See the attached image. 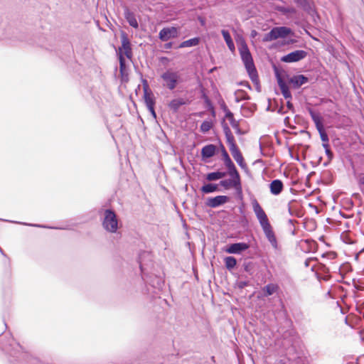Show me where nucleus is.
<instances>
[{
    "label": "nucleus",
    "mask_w": 364,
    "mask_h": 364,
    "mask_svg": "<svg viewBox=\"0 0 364 364\" xmlns=\"http://www.w3.org/2000/svg\"><path fill=\"white\" fill-rule=\"evenodd\" d=\"M238 50L240 55L241 60L245 65L247 73H250L257 70L253 58L250 50L247 46L245 39L241 36L236 39Z\"/></svg>",
    "instance_id": "1"
},
{
    "label": "nucleus",
    "mask_w": 364,
    "mask_h": 364,
    "mask_svg": "<svg viewBox=\"0 0 364 364\" xmlns=\"http://www.w3.org/2000/svg\"><path fill=\"white\" fill-rule=\"evenodd\" d=\"M102 226L105 230L109 233H117L120 228L119 219L116 212L112 208L104 210V217Z\"/></svg>",
    "instance_id": "2"
},
{
    "label": "nucleus",
    "mask_w": 364,
    "mask_h": 364,
    "mask_svg": "<svg viewBox=\"0 0 364 364\" xmlns=\"http://www.w3.org/2000/svg\"><path fill=\"white\" fill-rule=\"evenodd\" d=\"M289 36H294V32L291 28L287 26H275L273 27L268 33L264 34L262 41L270 42L278 38H285Z\"/></svg>",
    "instance_id": "3"
},
{
    "label": "nucleus",
    "mask_w": 364,
    "mask_h": 364,
    "mask_svg": "<svg viewBox=\"0 0 364 364\" xmlns=\"http://www.w3.org/2000/svg\"><path fill=\"white\" fill-rule=\"evenodd\" d=\"M161 79L164 80V85L168 90H173L181 82L180 75L174 71L167 70L161 75Z\"/></svg>",
    "instance_id": "4"
},
{
    "label": "nucleus",
    "mask_w": 364,
    "mask_h": 364,
    "mask_svg": "<svg viewBox=\"0 0 364 364\" xmlns=\"http://www.w3.org/2000/svg\"><path fill=\"white\" fill-rule=\"evenodd\" d=\"M141 82L143 85V98L146 107L148 109L155 107L156 98L151 88L149 87L148 81L141 77Z\"/></svg>",
    "instance_id": "5"
},
{
    "label": "nucleus",
    "mask_w": 364,
    "mask_h": 364,
    "mask_svg": "<svg viewBox=\"0 0 364 364\" xmlns=\"http://www.w3.org/2000/svg\"><path fill=\"white\" fill-rule=\"evenodd\" d=\"M273 70H274L275 77L277 79L278 86L281 90V92H282L283 97L286 100H291L292 99L291 92L289 90V86L286 83V82L282 79L281 74H280V70L275 65L273 66Z\"/></svg>",
    "instance_id": "6"
},
{
    "label": "nucleus",
    "mask_w": 364,
    "mask_h": 364,
    "mask_svg": "<svg viewBox=\"0 0 364 364\" xmlns=\"http://www.w3.org/2000/svg\"><path fill=\"white\" fill-rule=\"evenodd\" d=\"M308 53L304 50H295L281 57L280 60L286 63H292L299 62L304 59Z\"/></svg>",
    "instance_id": "7"
},
{
    "label": "nucleus",
    "mask_w": 364,
    "mask_h": 364,
    "mask_svg": "<svg viewBox=\"0 0 364 364\" xmlns=\"http://www.w3.org/2000/svg\"><path fill=\"white\" fill-rule=\"evenodd\" d=\"M252 204L253 211H254L261 227L266 225L267 224H269L270 223L269 221V219H268V217H267L266 213L264 212V210H263L262 206L259 205V203H258L257 199L254 198L252 200Z\"/></svg>",
    "instance_id": "8"
},
{
    "label": "nucleus",
    "mask_w": 364,
    "mask_h": 364,
    "mask_svg": "<svg viewBox=\"0 0 364 364\" xmlns=\"http://www.w3.org/2000/svg\"><path fill=\"white\" fill-rule=\"evenodd\" d=\"M250 247L249 243L245 242H238L227 245L224 247V251L228 254L240 255Z\"/></svg>",
    "instance_id": "9"
},
{
    "label": "nucleus",
    "mask_w": 364,
    "mask_h": 364,
    "mask_svg": "<svg viewBox=\"0 0 364 364\" xmlns=\"http://www.w3.org/2000/svg\"><path fill=\"white\" fill-rule=\"evenodd\" d=\"M178 36V28L175 26L164 27L159 33V38L163 42H166L170 39L176 38Z\"/></svg>",
    "instance_id": "10"
},
{
    "label": "nucleus",
    "mask_w": 364,
    "mask_h": 364,
    "mask_svg": "<svg viewBox=\"0 0 364 364\" xmlns=\"http://www.w3.org/2000/svg\"><path fill=\"white\" fill-rule=\"evenodd\" d=\"M281 72L284 73L285 77L288 79L289 82L291 84L294 89H299L303 85L309 82V78L303 74L294 75L289 77L283 70H281Z\"/></svg>",
    "instance_id": "11"
},
{
    "label": "nucleus",
    "mask_w": 364,
    "mask_h": 364,
    "mask_svg": "<svg viewBox=\"0 0 364 364\" xmlns=\"http://www.w3.org/2000/svg\"><path fill=\"white\" fill-rule=\"evenodd\" d=\"M230 198L228 196L219 195L209 197L206 199L205 205L211 208H216L228 203Z\"/></svg>",
    "instance_id": "12"
},
{
    "label": "nucleus",
    "mask_w": 364,
    "mask_h": 364,
    "mask_svg": "<svg viewBox=\"0 0 364 364\" xmlns=\"http://www.w3.org/2000/svg\"><path fill=\"white\" fill-rule=\"evenodd\" d=\"M218 150L215 144H208L205 145L200 151L201 160L204 162H208V159L215 156Z\"/></svg>",
    "instance_id": "13"
},
{
    "label": "nucleus",
    "mask_w": 364,
    "mask_h": 364,
    "mask_svg": "<svg viewBox=\"0 0 364 364\" xmlns=\"http://www.w3.org/2000/svg\"><path fill=\"white\" fill-rule=\"evenodd\" d=\"M221 125H222L223 130V132L225 136L226 142L229 146L230 151L238 147L235 143V137H234L229 126L225 122V119H223L222 121Z\"/></svg>",
    "instance_id": "14"
},
{
    "label": "nucleus",
    "mask_w": 364,
    "mask_h": 364,
    "mask_svg": "<svg viewBox=\"0 0 364 364\" xmlns=\"http://www.w3.org/2000/svg\"><path fill=\"white\" fill-rule=\"evenodd\" d=\"M121 43L122 48H119V52L121 53L123 49L126 57L131 59L132 58V45L127 34L124 31L121 32Z\"/></svg>",
    "instance_id": "15"
},
{
    "label": "nucleus",
    "mask_w": 364,
    "mask_h": 364,
    "mask_svg": "<svg viewBox=\"0 0 364 364\" xmlns=\"http://www.w3.org/2000/svg\"><path fill=\"white\" fill-rule=\"evenodd\" d=\"M296 6L309 14L316 13L313 0H294Z\"/></svg>",
    "instance_id": "16"
},
{
    "label": "nucleus",
    "mask_w": 364,
    "mask_h": 364,
    "mask_svg": "<svg viewBox=\"0 0 364 364\" xmlns=\"http://www.w3.org/2000/svg\"><path fill=\"white\" fill-rule=\"evenodd\" d=\"M262 229L269 243L274 249H277L278 242L274 232L271 224H267L262 227Z\"/></svg>",
    "instance_id": "17"
},
{
    "label": "nucleus",
    "mask_w": 364,
    "mask_h": 364,
    "mask_svg": "<svg viewBox=\"0 0 364 364\" xmlns=\"http://www.w3.org/2000/svg\"><path fill=\"white\" fill-rule=\"evenodd\" d=\"M230 178L228 179L221 180L218 185L223 187L225 190H228L230 188H234L236 184L241 179L240 174H228Z\"/></svg>",
    "instance_id": "18"
},
{
    "label": "nucleus",
    "mask_w": 364,
    "mask_h": 364,
    "mask_svg": "<svg viewBox=\"0 0 364 364\" xmlns=\"http://www.w3.org/2000/svg\"><path fill=\"white\" fill-rule=\"evenodd\" d=\"M231 154L233 157V159L235 160L238 166L242 168L246 173L249 172V169L247 168V166L245 161V159L243 158V156L239 149V147H237L232 150L230 151Z\"/></svg>",
    "instance_id": "19"
},
{
    "label": "nucleus",
    "mask_w": 364,
    "mask_h": 364,
    "mask_svg": "<svg viewBox=\"0 0 364 364\" xmlns=\"http://www.w3.org/2000/svg\"><path fill=\"white\" fill-rule=\"evenodd\" d=\"M273 9L285 16L287 18H291L293 15H295L297 13L296 9L294 6H284L274 4Z\"/></svg>",
    "instance_id": "20"
},
{
    "label": "nucleus",
    "mask_w": 364,
    "mask_h": 364,
    "mask_svg": "<svg viewBox=\"0 0 364 364\" xmlns=\"http://www.w3.org/2000/svg\"><path fill=\"white\" fill-rule=\"evenodd\" d=\"M190 102L188 100L183 98H175L171 100L168 104V108L172 111L173 113H177L179 108L183 105H188Z\"/></svg>",
    "instance_id": "21"
},
{
    "label": "nucleus",
    "mask_w": 364,
    "mask_h": 364,
    "mask_svg": "<svg viewBox=\"0 0 364 364\" xmlns=\"http://www.w3.org/2000/svg\"><path fill=\"white\" fill-rule=\"evenodd\" d=\"M307 111L309 113L311 119L314 122L316 129L324 127L323 118L318 112H316L311 107H307Z\"/></svg>",
    "instance_id": "22"
},
{
    "label": "nucleus",
    "mask_w": 364,
    "mask_h": 364,
    "mask_svg": "<svg viewBox=\"0 0 364 364\" xmlns=\"http://www.w3.org/2000/svg\"><path fill=\"white\" fill-rule=\"evenodd\" d=\"M279 289V287L277 284L269 283L262 288L259 297H268L273 295Z\"/></svg>",
    "instance_id": "23"
},
{
    "label": "nucleus",
    "mask_w": 364,
    "mask_h": 364,
    "mask_svg": "<svg viewBox=\"0 0 364 364\" xmlns=\"http://www.w3.org/2000/svg\"><path fill=\"white\" fill-rule=\"evenodd\" d=\"M270 193L274 196L279 195L284 189V183L280 179H274L269 183Z\"/></svg>",
    "instance_id": "24"
},
{
    "label": "nucleus",
    "mask_w": 364,
    "mask_h": 364,
    "mask_svg": "<svg viewBox=\"0 0 364 364\" xmlns=\"http://www.w3.org/2000/svg\"><path fill=\"white\" fill-rule=\"evenodd\" d=\"M124 16L130 26L134 28H138L139 23L135 14L127 6L124 9Z\"/></svg>",
    "instance_id": "25"
},
{
    "label": "nucleus",
    "mask_w": 364,
    "mask_h": 364,
    "mask_svg": "<svg viewBox=\"0 0 364 364\" xmlns=\"http://www.w3.org/2000/svg\"><path fill=\"white\" fill-rule=\"evenodd\" d=\"M119 62L121 81L122 82H127L129 80V74L125 67V60L121 53L119 56Z\"/></svg>",
    "instance_id": "26"
},
{
    "label": "nucleus",
    "mask_w": 364,
    "mask_h": 364,
    "mask_svg": "<svg viewBox=\"0 0 364 364\" xmlns=\"http://www.w3.org/2000/svg\"><path fill=\"white\" fill-rule=\"evenodd\" d=\"M200 38L197 36L181 42L177 48H191L198 46L200 43Z\"/></svg>",
    "instance_id": "27"
},
{
    "label": "nucleus",
    "mask_w": 364,
    "mask_h": 364,
    "mask_svg": "<svg viewBox=\"0 0 364 364\" xmlns=\"http://www.w3.org/2000/svg\"><path fill=\"white\" fill-rule=\"evenodd\" d=\"M221 34L230 50L235 51V44L230 32L228 30L223 29L221 30Z\"/></svg>",
    "instance_id": "28"
},
{
    "label": "nucleus",
    "mask_w": 364,
    "mask_h": 364,
    "mask_svg": "<svg viewBox=\"0 0 364 364\" xmlns=\"http://www.w3.org/2000/svg\"><path fill=\"white\" fill-rule=\"evenodd\" d=\"M219 185L212 183H205L200 188V191L204 194L212 193L219 191Z\"/></svg>",
    "instance_id": "29"
},
{
    "label": "nucleus",
    "mask_w": 364,
    "mask_h": 364,
    "mask_svg": "<svg viewBox=\"0 0 364 364\" xmlns=\"http://www.w3.org/2000/svg\"><path fill=\"white\" fill-rule=\"evenodd\" d=\"M14 223H19L26 226L31 227H37L40 228H46V229H55V230H68L69 229L68 227H60V226H50L47 225H41V224H35V223H20L16 221H11Z\"/></svg>",
    "instance_id": "30"
},
{
    "label": "nucleus",
    "mask_w": 364,
    "mask_h": 364,
    "mask_svg": "<svg viewBox=\"0 0 364 364\" xmlns=\"http://www.w3.org/2000/svg\"><path fill=\"white\" fill-rule=\"evenodd\" d=\"M224 263L225 268L231 272L237 267V261L233 256H227L224 258Z\"/></svg>",
    "instance_id": "31"
},
{
    "label": "nucleus",
    "mask_w": 364,
    "mask_h": 364,
    "mask_svg": "<svg viewBox=\"0 0 364 364\" xmlns=\"http://www.w3.org/2000/svg\"><path fill=\"white\" fill-rule=\"evenodd\" d=\"M247 74H248L249 77L250 78V80H252L253 84L255 85V90H257V92H261V85L259 83L257 70H256L255 71L248 73Z\"/></svg>",
    "instance_id": "32"
},
{
    "label": "nucleus",
    "mask_w": 364,
    "mask_h": 364,
    "mask_svg": "<svg viewBox=\"0 0 364 364\" xmlns=\"http://www.w3.org/2000/svg\"><path fill=\"white\" fill-rule=\"evenodd\" d=\"M223 163H224L225 166L227 168L228 174H234V175L240 174L239 171H237L235 164L233 163V161H232L231 159H229L228 160L225 161Z\"/></svg>",
    "instance_id": "33"
},
{
    "label": "nucleus",
    "mask_w": 364,
    "mask_h": 364,
    "mask_svg": "<svg viewBox=\"0 0 364 364\" xmlns=\"http://www.w3.org/2000/svg\"><path fill=\"white\" fill-rule=\"evenodd\" d=\"M212 127L213 122L211 121L204 120L200 126V131L203 134L207 133Z\"/></svg>",
    "instance_id": "34"
},
{
    "label": "nucleus",
    "mask_w": 364,
    "mask_h": 364,
    "mask_svg": "<svg viewBox=\"0 0 364 364\" xmlns=\"http://www.w3.org/2000/svg\"><path fill=\"white\" fill-rule=\"evenodd\" d=\"M242 268L245 272L252 275L254 272V263L252 262H245L242 264Z\"/></svg>",
    "instance_id": "35"
},
{
    "label": "nucleus",
    "mask_w": 364,
    "mask_h": 364,
    "mask_svg": "<svg viewBox=\"0 0 364 364\" xmlns=\"http://www.w3.org/2000/svg\"><path fill=\"white\" fill-rule=\"evenodd\" d=\"M322 143L329 142V137L327 132L325 130L324 127L317 129Z\"/></svg>",
    "instance_id": "36"
},
{
    "label": "nucleus",
    "mask_w": 364,
    "mask_h": 364,
    "mask_svg": "<svg viewBox=\"0 0 364 364\" xmlns=\"http://www.w3.org/2000/svg\"><path fill=\"white\" fill-rule=\"evenodd\" d=\"M0 253L4 257V259L3 260V264L4 265L5 269H10L11 268V259L7 256V255L4 252L3 249L0 247Z\"/></svg>",
    "instance_id": "37"
},
{
    "label": "nucleus",
    "mask_w": 364,
    "mask_h": 364,
    "mask_svg": "<svg viewBox=\"0 0 364 364\" xmlns=\"http://www.w3.org/2000/svg\"><path fill=\"white\" fill-rule=\"evenodd\" d=\"M231 127L235 130V133L238 135L245 134V132H243L239 126V122L236 120H230Z\"/></svg>",
    "instance_id": "38"
},
{
    "label": "nucleus",
    "mask_w": 364,
    "mask_h": 364,
    "mask_svg": "<svg viewBox=\"0 0 364 364\" xmlns=\"http://www.w3.org/2000/svg\"><path fill=\"white\" fill-rule=\"evenodd\" d=\"M234 189L235 190V193H236V195H237V198L240 200H242L243 194H242V187L241 179L236 184V186L234 187Z\"/></svg>",
    "instance_id": "39"
},
{
    "label": "nucleus",
    "mask_w": 364,
    "mask_h": 364,
    "mask_svg": "<svg viewBox=\"0 0 364 364\" xmlns=\"http://www.w3.org/2000/svg\"><path fill=\"white\" fill-rule=\"evenodd\" d=\"M147 252H141L139 256H138V259H137V262L139 263V268H140V270H141V274H142V279H144V264H143V262H142V257L145 255H146Z\"/></svg>",
    "instance_id": "40"
},
{
    "label": "nucleus",
    "mask_w": 364,
    "mask_h": 364,
    "mask_svg": "<svg viewBox=\"0 0 364 364\" xmlns=\"http://www.w3.org/2000/svg\"><path fill=\"white\" fill-rule=\"evenodd\" d=\"M239 95L242 99V100H250V97L249 95L243 90L239 89L235 92V95Z\"/></svg>",
    "instance_id": "41"
},
{
    "label": "nucleus",
    "mask_w": 364,
    "mask_h": 364,
    "mask_svg": "<svg viewBox=\"0 0 364 364\" xmlns=\"http://www.w3.org/2000/svg\"><path fill=\"white\" fill-rule=\"evenodd\" d=\"M205 179L210 181H217L218 179V171L208 173L205 175Z\"/></svg>",
    "instance_id": "42"
},
{
    "label": "nucleus",
    "mask_w": 364,
    "mask_h": 364,
    "mask_svg": "<svg viewBox=\"0 0 364 364\" xmlns=\"http://www.w3.org/2000/svg\"><path fill=\"white\" fill-rule=\"evenodd\" d=\"M219 146H222V153H221V156H222V160L223 161V162L225 161H227L229 159H230L228 151H226L224 145L223 144V143L220 141H219Z\"/></svg>",
    "instance_id": "43"
},
{
    "label": "nucleus",
    "mask_w": 364,
    "mask_h": 364,
    "mask_svg": "<svg viewBox=\"0 0 364 364\" xmlns=\"http://www.w3.org/2000/svg\"><path fill=\"white\" fill-rule=\"evenodd\" d=\"M275 109L277 112L279 114H284L287 113V111L284 110V106L282 105L280 107H278V103L277 101H275Z\"/></svg>",
    "instance_id": "44"
},
{
    "label": "nucleus",
    "mask_w": 364,
    "mask_h": 364,
    "mask_svg": "<svg viewBox=\"0 0 364 364\" xmlns=\"http://www.w3.org/2000/svg\"><path fill=\"white\" fill-rule=\"evenodd\" d=\"M239 212L242 215V218L240 219V223H247V218H246V216L245 214L243 204L240 207H239Z\"/></svg>",
    "instance_id": "45"
},
{
    "label": "nucleus",
    "mask_w": 364,
    "mask_h": 364,
    "mask_svg": "<svg viewBox=\"0 0 364 364\" xmlns=\"http://www.w3.org/2000/svg\"><path fill=\"white\" fill-rule=\"evenodd\" d=\"M26 361L28 364H38L39 363V360L37 358L31 355H27Z\"/></svg>",
    "instance_id": "46"
},
{
    "label": "nucleus",
    "mask_w": 364,
    "mask_h": 364,
    "mask_svg": "<svg viewBox=\"0 0 364 364\" xmlns=\"http://www.w3.org/2000/svg\"><path fill=\"white\" fill-rule=\"evenodd\" d=\"M219 105H220V109L225 113L227 112L228 111H229L230 109H228V106L226 105L225 101L221 99L219 102H218Z\"/></svg>",
    "instance_id": "47"
},
{
    "label": "nucleus",
    "mask_w": 364,
    "mask_h": 364,
    "mask_svg": "<svg viewBox=\"0 0 364 364\" xmlns=\"http://www.w3.org/2000/svg\"><path fill=\"white\" fill-rule=\"evenodd\" d=\"M250 282L248 281H240L237 282V287L240 289L249 286Z\"/></svg>",
    "instance_id": "48"
},
{
    "label": "nucleus",
    "mask_w": 364,
    "mask_h": 364,
    "mask_svg": "<svg viewBox=\"0 0 364 364\" xmlns=\"http://www.w3.org/2000/svg\"><path fill=\"white\" fill-rule=\"evenodd\" d=\"M200 93H201L200 98L203 100V102L207 100H208V99H210L209 97L208 96V95L205 92V88L203 87L200 89Z\"/></svg>",
    "instance_id": "49"
},
{
    "label": "nucleus",
    "mask_w": 364,
    "mask_h": 364,
    "mask_svg": "<svg viewBox=\"0 0 364 364\" xmlns=\"http://www.w3.org/2000/svg\"><path fill=\"white\" fill-rule=\"evenodd\" d=\"M287 109L291 111V112L294 113L295 112V109H294V106L293 105V103L291 102V100H288L287 101Z\"/></svg>",
    "instance_id": "50"
},
{
    "label": "nucleus",
    "mask_w": 364,
    "mask_h": 364,
    "mask_svg": "<svg viewBox=\"0 0 364 364\" xmlns=\"http://www.w3.org/2000/svg\"><path fill=\"white\" fill-rule=\"evenodd\" d=\"M205 106L208 110L213 109V107H214L213 104L210 99H208L205 101H204Z\"/></svg>",
    "instance_id": "51"
},
{
    "label": "nucleus",
    "mask_w": 364,
    "mask_h": 364,
    "mask_svg": "<svg viewBox=\"0 0 364 364\" xmlns=\"http://www.w3.org/2000/svg\"><path fill=\"white\" fill-rule=\"evenodd\" d=\"M225 117L227 118L230 122V120H235V119L234 118V114L230 110L225 113Z\"/></svg>",
    "instance_id": "52"
},
{
    "label": "nucleus",
    "mask_w": 364,
    "mask_h": 364,
    "mask_svg": "<svg viewBox=\"0 0 364 364\" xmlns=\"http://www.w3.org/2000/svg\"><path fill=\"white\" fill-rule=\"evenodd\" d=\"M325 154L328 158V159H329V161H332L333 157H334V154L333 153V151H331V149H328V150H326L325 151Z\"/></svg>",
    "instance_id": "53"
},
{
    "label": "nucleus",
    "mask_w": 364,
    "mask_h": 364,
    "mask_svg": "<svg viewBox=\"0 0 364 364\" xmlns=\"http://www.w3.org/2000/svg\"><path fill=\"white\" fill-rule=\"evenodd\" d=\"M237 85H240V86L246 87L249 90H252V86L247 81H240V82H237Z\"/></svg>",
    "instance_id": "54"
},
{
    "label": "nucleus",
    "mask_w": 364,
    "mask_h": 364,
    "mask_svg": "<svg viewBox=\"0 0 364 364\" xmlns=\"http://www.w3.org/2000/svg\"><path fill=\"white\" fill-rule=\"evenodd\" d=\"M197 19L199 21L201 26L205 27L206 26V20L204 17L198 16L197 17Z\"/></svg>",
    "instance_id": "55"
},
{
    "label": "nucleus",
    "mask_w": 364,
    "mask_h": 364,
    "mask_svg": "<svg viewBox=\"0 0 364 364\" xmlns=\"http://www.w3.org/2000/svg\"><path fill=\"white\" fill-rule=\"evenodd\" d=\"M228 171H222L220 170H218V179H221L227 176Z\"/></svg>",
    "instance_id": "56"
},
{
    "label": "nucleus",
    "mask_w": 364,
    "mask_h": 364,
    "mask_svg": "<svg viewBox=\"0 0 364 364\" xmlns=\"http://www.w3.org/2000/svg\"><path fill=\"white\" fill-rule=\"evenodd\" d=\"M149 112H150L151 115L154 118L156 119V111H155V107H151L148 109Z\"/></svg>",
    "instance_id": "57"
},
{
    "label": "nucleus",
    "mask_w": 364,
    "mask_h": 364,
    "mask_svg": "<svg viewBox=\"0 0 364 364\" xmlns=\"http://www.w3.org/2000/svg\"><path fill=\"white\" fill-rule=\"evenodd\" d=\"M173 43L170 41V42H167L164 44V48L166 49H171L173 47Z\"/></svg>",
    "instance_id": "58"
},
{
    "label": "nucleus",
    "mask_w": 364,
    "mask_h": 364,
    "mask_svg": "<svg viewBox=\"0 0 364 364\" xmlns=\"http://www.w3.org/2000/svg\"><path fill=\"white\" fill-rule=\"evenodd\" d=\"M296 42V40L295 39H293V38H289V40L287 41H285L283 44L284 45H289V44H293Z\"/></svg>",
    "instance_id": "59"
},
{
    "label": "nucleus",
    "mask_w": 364,
    "mask_h": 364,
    "mask_svg": "<svg viewBox=\"0 0 364 364\" xmlns=\"http://www.w3.org/2000/svg\"><path fill=\"white\" fill-rule=\"evenodd\" d=\"M314 259L313 258H308L305 260L304 262V265L306 267H310V262L313 260Z\"/></svg>",
    "instance_id": "60"
},
{
    "label": "nucleus",
    "mask_w": 364,
    "mask_h": 364,
    "mask_svg": "<svg viewBox=\"0 0 364 364\" xmlns=\"http://www.w3.org/2000/svg\"><path fill=\"white\" fill-rule=\"evenodd\" d=\"M322 146L323 147L324 150H328L330 148L329 142H325L322 143Z\"/></svg>",
    "instance_id": "61"
},
{
    "label": "nucleus",
    "mask_w": 364,
    "mask_h": 364,
    "mask_svg": "<svg viewBox=\"0 0 364 364\" xmlns=\"http://www.w3.org/2000/svg\"><path fill=\"white\" fill-rule=\"evenodd\" d=\"M290 121V117H286L284 119V123L285 124L286 127H289V122Z\"/></svg>",
    "instance_id": "62"
},
{
    "label": "nucleus",
    "mask_w": 364,
    "mask_h": 364,
    "mask_svg": "<svg viewBox=\"0 0 364 364\" xmlns=\"http://www.w3.org/2000/svg\"><path fill=\"white\" fill-rule=\"evenodd\" d=\"M288 212H289V214L290 215H291V216H293V215H294V212H293V210H292V209H291V205H290V203H289V205H288Z\"/></svg>",
    "instance_id": "63"
},
{
    "label": "nucleus",
    "mask_w": 364,
    "mask_h": 364,
    "mask_svg": "<svg viewBox=\"0 0 364 364\" xmlns=\"http://www.w3.org/2000/svg\"><path fill=\"white\" fill-rule=\"evenodd\" d=\"M235 101L238 103V102H240V101H242V100L240 96L239 95H235Z\"/></svg>",
    "instance_id": "64"
}]
</instances>
